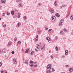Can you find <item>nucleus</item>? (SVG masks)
Instances as JSON below:
<instances>
[{
    "instance_id": "1",
    "label": "nucleus",
    "mask_w": 73,
    "mask_h": 73,
    "mask_svg": "<svg viewBox=\"0 0 73 73\" xmlns=\"http://www.w3.org/2000/svg\"><path fill=\"white\" fill-rule=\"evenodd\" d=\"M46 68L47 69H50L46 71V73H51L52 72H54V70L53 69V68H52V65L51 64H48L47 65Z\"/></svg>"
},
{
    "instance_id": "2",
    "label": "nucleus",
    "mask_w": 73,
    "mask_h": 73,
    "mask_svg": "<svg viewBox=\"0 0 73 73\" xmlns=\"http://www.w3.org/2000/svg\"><path fill=\"white\" fill-rule=\"evenodd\" d=\"M56 20V17L54 16H52L51 18V21H54Z\"/></svg>"
},
{
    "instance_id": "3",
    "label": "nucleus",
    "mask_w": 73,
    "mask_h": 73,
    "mask_svg": "<svg viewBox=\"0 0 73 73\" xmlns=\"http://www.w3.org/2000/svg\"><path fill=\"white\" fill-rule=\"evenodd\" d=\"M68 54V50H66L65 51V55L66 56H67Z\"/></svg>"
},
{
    "instance_id": "4",
    "label": "nucleus",
    "mask_w": 73,
    "mask_h": 73,
    "mask_svg": "<svg viewBox=\"0 0 73 73\" xmlns=\"http://www.w3.org/2000/svg\"><path fill=\"white\" fill-rule=\"evenodd\" d=\"M55 16L57 17H59L60 15H59V14L58 13H56L55 14Z\"/></svg>"
},
{
    "instance_id": "5",
    "label": "nucleus",
    "mask_w": 73,
    "mask_h": 73,
    "mask_svg": "<svg viewBox=\"0 0 73 73\" xmlns=\"http://www.w3.org/2000/svg\"><path fill=\"white\" fill-rule=\"evenodd\" d=\"M13 61L14 62H15L14 64H16L17 62H16V58H14L13 59Z\"/></svg>"
},
{
    "instance_id": "6",
    "label": "nucleus",
    "mask_w": 73,
    "mask_h": 73,
    "mask_svg": "<svg viewBox=\"0 0 73 73\" xmlns=\"http://www.w3.org/2000/svg\"><path fill=\"white\" fill-rule=\"evenodd\" d=\"M1 3H5V0H1Z\"/></svg>"
},
{
    "instance_id": "7",
    "label": "nucleus",
    "mask_w": 73,
    "mask_h": 73,
    "mask_svg": "<svg viewBox=\"0 0 73 73\" xmlns=\"http://www.w3.org/2000/svg\"><path fill=\"white\" fill-rule=\"evenodd\" d=\"M69 70L70 72H72L73 70V68H69Z\"/></svg>"
},
{
    "instance_id": "8",
    "label": "nucleus",
    "mask_w": 73,
    "mask_h": 73,
    "mask_svg": "<svg viewBox=\"0 0 73 73\" xmlns=\"http://www.w3.org/2000/svg\"><path fill=\"white\" fill-rule=\"evenodd\" d=\"M49 11L50 12H51V13H54V11H53V10H52L51 9H50L49 10Z\"/></svg>"
},
{
    "instance_id": "9",
    "label": "nucleus",
    "mask_w": 73,
    "mask_h": 73,
    "mask_svg": "<svg viewBox=\"0 0 73 73\" xmlns=\"http://www.w3.org/2000/svg\"><path fill=\"white\" fill-rule=\"evenodd\" d=\"M40 49V47H37V48H36L35 49V50L36 51H38Z\"/></svg>"
},
{
    "instance_id": "10",
    "label": "nucleus",
    "mask_w": 73,
    "mask_h": 73,
    "mask_svg": "<svg viewBox=\"0 0 73 73\" xmlns=\"http://www.w3.org/2000/svg\"><path fill=\"white\" fill-rule=\"evenodd\" d=\"M38 35H36V38L35 39V41H37V40H38Z\"/></svg>"
},
{
    "instance_id": "11",
    "label": "nucleus",
    "mask_w": 73,
    "mask_h": 73,
    "mask_svg": "<svg viewBox=\"0 0 73 73\" xmlns=\"http://www.w3.org/2000/svg\"><path fill=\"white\" fill-rule=\"evenodd\" d=\"M52 31L53 30L52 29H49L48 32H50V33L52 32Z\"/></svg>"
},
{
    "instance_id": "12",
    "label": "nucleus",
    "mask_w": 73,
    "mask_h": 73,
    "mask_svg": "<svg viewBox=\"0 0 73 73\" xmlns=\"http://www.w3.org/2000/svg\"><path fill=\"white\" fill-rule=\"evenodd\" d=\"M63 22H64V20H63V19H62L60 21V23H62Z\"/></svg>"
},
{
    "instance_id": "13",
    "label": "nucleus",
    "mask_w": 73,
    "mask_h": 73,
    "mask_svg": "<svg viewBox=\"0 0 73 73\" xmlns=\"http://www.w3.org/2000/svg\"><path fill=\"white\" fill-rule=\"evenodd\" d=\"M55 49L56 50V51H58V49L57 46H56L55 47Z\"/></svg>"
},
{
    "instance_id": "14",
    "label": "nucleus",
    "mask_w": 73,
    "mask_h": 73,
    "mask_svg": "<svg viewBox=\"0 0 73 73\" xmlns=\"http://www.w3.org/2000/svg\"><path fill=\"white\" fill-rule=\"evenodd\" d=\"M11 13L12 15H14V11L13 10V11H11Z\"/></svg>"
},
{
    "instance_id": "15",
    "label": "nucleus",
    "mask_w": 73,
    "mask_h": 73,
    "mask_svg": "<svg viewBox=\"0 0 73 73\" xmlns=\"http://www.w3.org/2000/svg\"><path fill=\"white\" fill-rule=\"evenodd\" d=\"M57 3V1H55L54 2V4L55 6L57 5V3Z\"/></svg>"
},
{
    "instance_id": "16",
    "label": "nucleus",
    "mask_w": 73,
    "mask_h": 73,
    "mask_svg": "<svg viewBox=\"0 0 73 73\" xmlns=\"http://www.w3.org/2000/svg\"><path fill=\"white\" fill-rule=\"evenodd\" d=\"M3 52H6V50L5 49V48H4L3 49Z\"/></svg>"
},
{
    "instance_id": "17",
    "label": "nucleus",
    "mask_w": 73,
    "mask_h": 73,
    "mask_svg": "<svg viewBox=\"0 0 73 73\" xmlns=\"http://www.w3.org/2000/svg\"><path fill=\"white\" fill-rule=\"evenodd\" d=\"M18 6L19 7H22V5H21V3H19V4Z\"/></svg>"
},
{
    "instance_id": "18",
    "label": "nucleus",
    "mask_w": 73,
    "mask_h": 73,
    "mask_svg": "<svg viewBox=\"0 0 73 73\" xmlns=\"http://www.w3.org/2000/svg\"><path fill=\"white\" fill-rule=\"evenodd\" d=\"M29 62L30 64H33V63L34 62L32 60H31L30 62Z\"/></svg>"
},
{
    "instance_id": "19",
    "label": "nucleus",
    "mask_w": 73,
    "mask_h": 73,
    "mask_svg": "<svg viewBox=\"0 0 73 73\" xmlns=\"http://www.w3.org/2000/svg\"><path fill=\"white\" fill-rule=\"evenodd\" d=\"M59 25L60 27H61L62 25V24L61 23H59Z\"/></svg>"
},
{
    "instance_id": "20",
    "label": "nucleus",
    "mask_w": 73,
    "mask_h": 73,
    "mask_svg": "<svg viewBox=\"0 0 73 73\" xmlns=\"http://www.w3.org/2000/svg\"><path fill=\"white\" fill-rule=\"evenodd\" d=\"M18 44H20L21 43V41H19L17 42Z\"/></svg>"
},
{
    "instance_id": "21",
    "label": "nucleus",
    "mask_w": 73,
    "mask_h": 73,
    "mask_svg": "<svg viewBox=\"0 0 73 73\" xmlns=\"http://www.w3.org/2000/svg\"><path fill=\"white\" fill-rule=\"evenodd\" d=\"M45 45H44L43 46V47L42 48H41V50H42V49H44V48L45 47Z\"/></svg>"
},
{
    "instance_id": "22",
    "label": "nucleus",
    "mask_w": 73,
    "mask_h": 73,
    "mask_svg": "<svg viewBox=\"0 0 73 73\" xmlns=\"http://www.w3.org/2000/svg\"><path fill=\"white\" fill-rule=\"evenodd\" d=\"M50 39V38L49 37H47L46 38V40H49Z\"/></svg>"
},
{
    "instance_id": "23",
    "label": "nucleus",
    "mask_w": 73,
    "mask_h": 73,
    "mask_svg": "<svg viewBox=\"0 0 73 73\" xmlns=\"http://www.w3.org/2000/svg\"><path fill=\"white\" fill-rule=\"evenodd\" d=\"M14 11L15 12H18L17 10V9H14Z\"/></svg>"
},
{
    "instance_id": "24",
    "label": "nucleus",
    "mask_w": 73,
    "mask_h": 73,
    "mask_svg": "<svg viewBox=\"0 0 73 73\" xmlns=\"http://www.w3.org/2000/svg\"><path fill=\"white\" fill-rule=\"evenodd\" d=\"M23 18L24 19V20H27V17H26L24 16L23 17Z\"/></svg>"
},
{
    "instance_id": "25",
    "label": "nucleus",
    "mask_w": 73,
    "mask_h": 73,
    "mask_svg": "<svg viewBox=\"0 0 73 73\" xmlns=\"http://www.w3.org/2000/svg\"><path fill=\"white\" fill-rule=\"evenodd\" d=\"M70 19L71 20H73V15H72L70 17Z\"/></svg>"
},
{
    "instance_id": "26",
    "label": "nucleus",
    "mask_w": 73,
    "mask_h": 73,
    "mask_svg": "<svg viewBox=\"0 0 73 73\" xmlns=\"http://www.w3.org/2000/svg\"><path fill=\"white\" fill-rule=\"evenodd\" d=\"M66 5H62V7H66Z\"/></svg>"
},
{
    "instance_id": "27",
    "label": "nucleus",
    "mask_w": 73,
    "mask_h": 73,
    "mask_svg": "<svg viewBox=\"0 0 73 73\" xmlns=\"http://www.w3.org/2000/svg\"><path fill=\"white\" fill-rule=\"evenodd\" d=\"M48 42H52V40H50V39L48 40Z\"/></svg>"
},
{
    "instance_id": "28",
    "label": "nucleus",
    "mask_w": 73,
    "mask_h": 73,
    "mask_svg": "<svg viewBox=\"0 0 73 73\" xmlns=\"http://www.w3.org/2000/svg\"><path fill=\"white\" fill-rule=\"evenodd\" d=\"M14 41H17V38L16 37L14 39Z\"/></svg>"
},
{
    "instance_id": "29",
    "label": "nucleus",
    "mask_w": 73,
    "mask_h": 73,
    "mask_svg": "<svg viewBox=\"0 0 73 73\" xmlns=\"http://www.w3.org/2000/svg\"><path fill=\"white\" fill-rule=\"evenodd\" d=\"M33 53H34L33 51H32L31 52L30 54H31V55H33Z\"/></svg>"
},
{
    "instance_id": "30",
    "label": "nucleus",
    "mask_w": 73,
    "mask_h": 73,
    "mask_svg": "<svg viewBox=\"0 0 73 73\" xmlns=\"http://www.w3.org/2000/svg\"><path fill=\"white\" fill-rule=\"evenodd\" d=\"M60 33L61 34V35H62V34H63V31H61L60 32Z\"/></svg>"
},
{
    "instance_id": "31",
    "label": "nucleus",
    "mask_w": 73,
    "mask_h": 73,
    "mask_svg": "<svg viewBox=\"0 0 73 73\" xmlns=\"http://www.w3.org/2000/svg\"><path fill=\"white\" fill-rule=\"evenodd\" d=\"M8 44L9 45H11V44H12V43L11 42H9Z\"/></svg>"
},
{
    "instance_id": "32",
    "label": "nucleus",
    "mask_w": 73,
    "mask_h": 73,
    "mask_svg": "<svg viewBox=\"0 0 73 73\" xmlns=\"http://www.w3.org/2000/svg\"><path fill=\"white\" fill-rule=\"evenodd\" d=\"M17 17L18 18V19H20V15H18Z\"/></svg>"
},
{
    "instance_id": "33",
    "label": "nucleus",
    "mask_w": 73,
    "mask_h": 73,
    "mask_svg": "<svg viewBox=\"0 0 73 73\" xmlns=\"http://www.w3.org/2000/svg\"><path fill=\"white\" fill-rule=\"evenodd\" d=\"M63 31L64 32H66V29H63Z\"/></svg>"
},
{
    "instance_id": "34",
    "label": "nucleus",
    "mask_w": 73,
    "mask_h": 73,
    "mask_svg": "<svg viewBox=\"0 0 73 73\" xmlns=\"http://www.w3.org/2000/svg\"><path fill=\"white\" fill-rule=\"evenodd\" d=\"M18 25H21V23H20V22H19L18 23Z\"/></svg>"
},
{
    "instance_id": "35",
    "label": "nucleus",
    "mask_w": 73,
    "mask_h": 73,
    "mask_svg": "<svg viewBox=\"0 0 73 73\" xmlns=\"http://www.w3.org/2000/svg\"><path fill=\"white\" fill-rule=\"evenodd\" d=\"M37 32L38 33V34H40V33H41V32L40 31H38Z\"/></svg>"
},
{
    "instance_id": "36",
    "label": "nucleus",
    "mask_w": 73,
    "mask_h": 73,
    "mask_svg": "<svg viewBox=\"0 0 73 73\" xmlns=\"http://www.w3.org/2000/svg\"><path fill=\"white\" fill-rule=\"evenodd\" d=\"M50 57L51 58H53V56L52 55H51L50 56Z\"/></svg>"
},
{
    "instance_id": "37",
    "label": "nucleus",
    "mask_w": 73,
    "mask_h": 73,
    "mask_svg": "<svg viewBox=\"0 0 73 73\" xmlns=\"http://www.w3.org/2000/svg\"><path fill=\"white\" fill-rule=\"evenodd\" d=\"M33 66H35V68H36V67H37V65L35 64L34 65H33Z\"/></svg>"
},
{
    "instance_id": "38",
    "label": "nucleus",
    "mask_w": 73,
    "mask_h": 73,
    "mask_svg": "<svg viewBox=\"0 0 73 73\" xmlns=\"http://www.w3.org/2000/svg\"><path fill=\"white\" fill-rule=\"evenodd\" d=\"M3 27H4V28L6 27V25H5V24L4 25H3Z\"/></svg>"
},
{
    "instance_id": "39",
    "label": "nucleus",
    "mask_w": 73,
    "mask_h": 73,
    "mask_svg": "<svg viewBox=\"0 0 73 73\" xmlns=\"http://www.w3.org/2000/svg\"><path fill=\"white\" fill-rule=\"evenodd\" d=\"M7 15H10V13H9V12H8L7 13Z\"/></svg>"
},
{
    "instance_id": "40",
    "label": "nucleus",
    "mask_w": 73,
    "mask_h": 73,
    "mask_svg": "<svg viewBox=\"0 0 73 73\" xmlns=\"http://www.w3.org/2000/svg\"><path fill=\"white\" fill-rule=\"evenodd\" d=\"M2 65V63L1 62H0V67Z\"/></svg>"
},
{
    "instance_id": "41",
    "label": "nucleus",
    "mask_w": 73,
    "mask_h": 73,
    "mask_svg": "<svg viewBox=\"0 0 73 73\" xmlns=\"http://www.w3.org/2000/svg\"><path fill=\"white\" fill-rule=\"evenodd\" d=\"M11 53L12 54H14V53H15V52L14 51H13L11 52Z\"/></svg>"
},
{
    "instance_id": "42",
    "label": "nucleus",
    "mask_w": 73,
    "mask_h": 73,
    "mask_svg": "<svg viewBox=\"0 0 73 73\" xmlns=\"http://www.w3.org/2000/svg\"><path fill=\"white\" fill-rule=\"evenodd\" d=\"M25 53H28V51H27V50H26Z\"/></svg>"
},
{
    "instance_id": "43",
    "label": "nucleus",
    "mask_w": 73,
    "mask_h": 73,
    "mask_svg": "<svg viewBox=\"0 0 73 73\" xmlns=\"http://www.w3.org/2000/svg\"><path fill=\"white\" fill-rule=\"evenodd\" d=\"M5 13H3V16H5Z\"/></svg>"
},
{
    "instance_id": "44",
    "label": "nucleus",
    "mask_w": 73,
    "mask_h": 73,
    "mask_svg": "<svg viewBox=\"0 0 73 73\" xmlns=\"http://www.w3.org/2000/svg\"><path fill=\"white\" fill-rule=\"evenodd\" d=\"M62 58H65V56L64 55H62Z\"/></svg>"
},
{
    "instance_id": "45",
    "label": "nucleus",
    "mask_w": 73,
    "mask_h": 73,
    "mask_svg": "<svg viewBox=\"0 0 73 73\" xmlns=\"http://www.w3.org/2000/svg\"><path fill=\"white\" fill-rule=\"evenodd\" d=\"M38 46H39V45L38 44H36V46H37V47Z\"/></svg>"
},
{
    "instance_id": "46",
    "label": "nucleus",
    "mask_w": 73,
    "mask_h": 73,
    "mask_svg": "<svg viewBox=\"0 0 73 73\" xmlns=\"http://www.w3.org/2000/svg\"><path fill=\"white\" fill-rule=\"evenodd\" d=\"M4 72V71H3V70H2V71H1V73H3Z\"/></svg>"
},
{
    "instance_id": "47",
    "label": "nucleus",
    "mask_w": 73,
    "mask_h": 73,
    "mask_svg": "<svg viewBox=\"0 0 73 73\" xmlns=\"http://www.w3.org/2000/svg\"><path fill=\"white\" fill-rule=\"evenodd\" d=\"M25 62V64H28V62L26 61V62Z\"/></svg>"
},
{
    "instance_id": "48",
    "label": "nucleus",
    "mask_w": 73,
    "mask_h": 73,
    "mask_svg": "<svg viewBox=\"0 0 73 73\" xmlns=\"http://www.w3.org/2000/svg\"><path fill=\"white\" fill-rule=\"evenodd\" d=\"M49 53H52V52L51 51H49Z\"/></svg>"
},
{
    "instance_id": "49",
    "label": "nucleus",
    "mask_w": 73,
    "mask_h": 73,
    "mask_svg": "<svg viewBox=\"0 0 73 73\" xmlns=\"http://www.w3.org/2000/svg\"><path fill=\"white\" fill-rule=\"evenodd\" d=\"M45 29H46V30H48V27H45Z\"/></svg>"
},
{
    "instance_id": "50",
    "label": "nucleus",
    "mask_w": 73,
    "mask_h": 73,
    "mask_svg": "<svg viewBox=\"0 0 73 73\" xmlns=\"http://www.w3.org/2000/svg\"><path fill=\"white\" fill-rule=\"evenodd\" d=\"M29 50V48H27L26 50L28 51Z\"/></svg>"
},
{
    "instance_id": "51",
    "label": "nucleus",
    "mask_w": 73,
    "mask_h": 73,
    "mask_svg": "<svg viewBox=\"0 0 73 73\" xmlns=\"http://www.w3.org/2000/svg\"><path fill=\"white\" fill-rule=\"evenodd\" d=\"M65 66H66V68H68V65H66Z\"/></svg>"
},
{
    "instance_id": "52",
    "label": "nucleus",
    "mask_w": 73,
    "mask_h": 73,
    "mask_svg": "<svg viewBox=\"0 0 73 73\" xmlns=\"http://www.w3.org/2000/svg\"><path fill=\"white\" fill-rule=\"evenodd\" d=\"M33 66V64H31V65H30V67H32V66Z\"/></svg>"
},
{
    "instance_id": "53",
    "label": "nucleus",
    "mask_w": 73,
    "mask_h": 73,
    "mask_svg": "<svg viewBox=\"0 0 73 73\" xmlns=\"http://www.w3.org/2000/svg\"><path fill=\"white\" fill-rule=\"evenodd\" d=\"M55 39H57V37L56 36L55 38Z\"/></svg>"
},
{
    "instance_id": "54",
    "label": "nucleus",
    "mask_w": 73,
    "mask_h": 73,
    "mask_svg": "<svg viewBox=\"0 0 73 73\" xmlns=\"http://www.w3.org/2000/svg\"><path fill=\"white\" fill-rule=\"evenodd\" d=\"M15 72H18V70H16Z\"/></svg>"
},
{
    "instance_id": "55",
    "label": "nucleus",
    "mask_w": 73,
    "mask_h": 73,
    "mask_svg": "<svg viewBox=\"0 0 73 73\" xmlns=\"http://www.w3.org/2000/svg\"><path fill=\"white\" fill-rule=\"evenodd\" d=\"M16 1L17 2V3H18V2H19V0H16Z\"/></svg>"
},
{
    "instance_id": "56",
    "label": "nucleus",
    "mask_w": 73,
    "mask_h": 73,
    "mask_svg": "<svg viewBox=\"0 0 73 73\" xmlns=\"http://www.w3.org/2000/svg\"><path fill=\"white\" fill-rule=\"evenodd\" d=\"M20 15H21L20 13H18V15H20Z\"/></svg>"
},
{
    "instance_id": "57",
    "label": "nucleus",
    "mask_w": 73,
    "mask_h": 73,
    "mask_svg": "<svg viewBox=\"0 0 73 73\" xmlns=\"http://www.w3.org/2000/svg\"><path fill=\"white\" fill-rule=\"evenodd\" d=\"M60 9H61L62 8V6H60Z\"/></svg>"
},
{
    "instance_id": "58",
    "label": "nucleus",
    "mask_w": 73,
    "mask_h": 73,
    "mask_svg": "<svg viewBox=\"0 0 73 73\" xmlns=\"http://www.w3.org/2000/svg\"><path fill=\"white\" fill-rule=\"evenodd\" d=\"M36 63H37V62H34V64H36Z\"/></svg>"
},
{
    "instance_id": "59",
    "label": "nucleus",
    "mask_w": 73,
    "mask_h": 73,
    "mask_svg": "<svg viewBox=\"0 0 73 73\" xmlns=\"http://www.w3.org/2000/svg\"><path fill=\"white\" fill-rule=\"evenodd\" d=\"M5 57H7V55H5Z\"/></svg>"
},
{
    "instance_id": "60",
    "label": "nucleus",
    "mask_w": 73,
    "mask_h": 73,
    "mask_svg": "<svg viewBox=\"0 0 73 73\" xmlns=\"http://www.w3.org/2000/svg\"><path fill=\"white\" fill-rule=\"evenodd\" d=\"M25 63V61H24V60L23 61V63Z\"/></svg>"
},
{
    "instance_id": "61",
    "label": "nucleus",
    "mask_w": 73,
    "mask_h": 73,
    "mask_svg": "<svg viewBox=\"0 0 73 73\" xmlns=\"http://www.w3.org/2000/svg\"><path fill=\"white\" fill-rule=\"evenodd\" d=\"M26 62H28V60H26Z\"/></svg>"
},
{
    "instance_id": "62",
    "label": "nucleus",
    "mask_w": 73,
    "mask_h": 73,
    "mask_svg": "<svg viewBox=\"0 0 73 73\" xmlns=\"http://www.w3.org/2000/svg\"><path fill=\"white\" fill-rule=\"evenodd\" d=\"M41 5V4L40 3H39L38 4V5Z\"/></svg>"
},
{
    "instance_id": "63",
    "label": "nucleus",
    "mask_w": 73,
    "mask_h": 73,
    "mask_svg": "<svg viewBox=\"0 0 73 73\" xmlns=\"http://www.w3.org/2000/svg\"><path fill=\"white\" fill-rule=\"evenodd\" d=\"M1 49H0V52H1Z\"/></svg>"
},
{
    "instance_id": "64",
    "label": "nucleus",
    "mask_w": 73,
    "mask_h": 73,
    "mask_svg": "<svg viewBox=\"0 0 73 73\" xmlns=\"http://www.w3.org/2000/svg\"><path fill=\"white\" fill-rule=\"evenodd\" d=\"M61 73H65V72H62Z\"/></svg>"
}]
</instances>
